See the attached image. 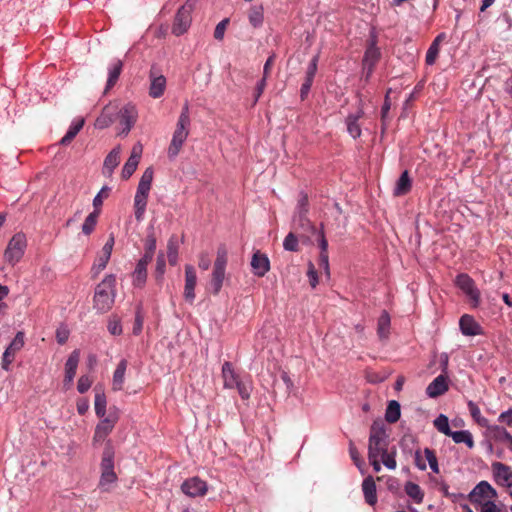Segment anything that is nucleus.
<instances>
[{"instance_id":"1","label":"nucleus","mask_w":512,"mask_h":512,"mask_svg":"<svg viewBox=\"0 0 512 512\" xmlns=\"http://www.w3.org/2000/svg\"><path fill=\"white\" fill-rule=\"evenodd\" d=\"M190 125L191 119L189 114V106L186 103L178 117L171 142L167 149V156L170 160H174L181 152L182 147L189 136Z\"/></svg>"},{"instance_id":"2","label":"nucleus","mask_w":512,"mask_h":512,"mask_svg":"<svg viewBox=\"0 0 512 512\" xmlns=\"http://www.w3.org/2000/svg\"><path fill=\"white\" fill-rule=\"evenodd\" d=\"M117 278L114 274H107L102 281L96 285L93 297V307L99 312L109 311L116 297Z\"/></svg>"},{"instance_id":"3","label":"nucleus","mask_w":512,"mask_h":512,"mask_svg":"<svg viewBox=\"0 0 512 512\" xmlns=\"http://www.w3.org/2000/svg\"><path fill=\"white\" fill-rule=\"evenodd\" d=\"M114 457L115 451L111 440H107L100 463L101 476L99 480V487L102 491H108L110 485L117 481V475L114 471Z\"/></svg>"},{"instance_id":"4","label":"nucleus","mask_w":512,"mask_h":512,"mask_svg":"<svg viewBox=\"0 0 512 512\" xmlns=\"http://www.w3.org/2000/svg\"><path fill=\"white\" fill-rule=\"evenodd\" d=\"M228 261V251L224 245L217 249V255L214 262L210 288L214 295L219 294L225 279L226 265Z\"/></svg>"},{"instance_id":"5","label":"nucleus","mask_w":512,"mask_h":512,"mask_svg":"<svg viewBox=\"0 0 512 512\" xmlns=\"http://www.w3.org/2000/svg\"><path fill=\"white\" fill-rule=\"evenodd\" d=\"M27 248V238L24 233L18 232L9 240L4 251V260L11 266H15L23 258Z\"/></svg>"},{"instance_id":"6","label":"nucleus","mask_w":512,"mask_h":512,"mask_svg":"<svg viewBox=\"0 0 512 512\" xmlns=\"http://www.w3.org/2000/svg\"><path fill=\"white\" fill-rule=\"evenodd\" d=\"M454 283L472 307L476 308L479 306L480 290L477 288L475 281L468 274H458Z\"/></svg>"},{"instance_id":"7","label":"nucleus","mask_w":512,"mask_h":512,"mask_svg":"<svg viewBox=\"0 0 512 512\" xmlns=\"http://www.w3.org/2000/svg\"><path fill=\"white\" fill-rule=\"evenodd\" d=\"M24 344L25 334L22 331H18L2 355L1 367L3 370H10V365L13 363L16 353L24 347Z\"/></svg>"},{"instance_id":"8","label":"nucleus","mask_w":512,"mask_h":512,"mask_svg":"<svg viewBox=\"0 0 512 512\" xmlns=\"http://www.w3.org/2000/svg\"><path fill=\"white\" fill-rule=\"evenodd\" d=\"M114 410L115 411H112V408H111L109 415L107 417H103L102 420L96 425L94 436H93L94 443L105 440V438L114 429V427L119 419L116 408Z\"/></svg>"},{"instance_id":"9","label":"nucleus","mask_w":512,"mask_h":512,"mask_svg":"<svg viewBox=\"0 0 512 512\" xmlns=\"http://www.w3.org/2000/svg\"><path fill=\"white\" fill-rule=\"evenodd\" d=\"M468 498L473 504H481L482 499L493 500L497 498V491L487 482L480 481L468 494Z\"/></svg>"},{"instance_id":"10","label":"nucleus","mask_w":512,"mask_h":512,"mask_svg":"<svg viewBox=\"0 0 512 512\" xmlns=\"http://www.w3.org/2000/svg\"><path fill=\"white\" fill-rule=\"evenodd\" d=\"M191 24V6H181L175 16L172 32L176 36L184 34Z\"/></svg>"},{"instance_id":"11","label":"nucleus","mask_w":512,"mask_h":512,"mask_svg":"<svg viewBox=\"0 0 512 512\" xmlns=\"http://www.w3.org/2000/svg\"><path fill=\"white\" fill-rule=\"evenodd\" d=\"M113 246L114 237L110 236V238L104 244L101 254L97 257L91 268L92 277H97L106 268L111 257Z\"/></svg>"},{"instance_id":"12","label":"nucleus","mask_w":512,"mask_h":512,"mask_svg":"<svg viewBox=\"0 0 512 512\" xmlns=\"http://www.w3.org/2000/svg\"><path fill=\"white\" fill-rule=\"evenodd\" d=\"M182 492L189 497L204 496L208 487L206 481L199 477H191L186 479L181 485Z\"/></svg>"},{"instance_id":"13","label":"nucleus","mask_w":512,"mask_h":512,"mask_svg":"<svg viewBox=\"0 0 512 512\" xmlns=\"http://www.w3.org/2000/svg\"><path fill=\"white\" fill-rule=\"evenodd\" d=\"M121 134L127 135L137 120V109L132 104L125 105L119 112Z\"/></svg>"},{"instance_id":"14","label":"nucleus","mask_w":512,"mask_h":512,"mask_svg":"<svg viewBox=\"0 0 512 512\" xmlns=\"http://www.w3.org/2000/svg\"><path fill=\"white\" fill-rule=\"evenodd\" d=\"M492 472L494 480L498 484L512 488V469L510 466L501 462H494L492 464Z\"/></svg>"},{"instance_id":"15","label":"nucleus","mask_w":512,"mask_h":512,"mask_svg":"<svg viewBox=\"0 0 512 512\" xmlns=\"http://www.w3.org/2000/svg\"><path fill=\"white\" fill-rule=\"evenodd\" d=\"M150 78V87H149V95L154 98H160L166 89V78L162 74L155 73L152 68L149 74Z\"/></svg>"},{"instance_id":"16","label":"nucleus","mask_w":512,"mask_h":512,"mask_svg":"<svg viewBox=\"0 0 512 512\" xmlns=\"http://www.w3.org/2000/svg\"><path fill=\"white\" fill-rule=\"evenodd\" d=\"M251 268L254 275L263 277L270 270V261L266 254L256 251L252 255Z\"/></svg>"},{"instance_id":"17","label":"nucleus","mask_w":512,"mask_h":512,"mask_svg":"<svg viewBox=\"0 0 512 512\" xmlns=\"http://www.w3.org/2000/svg\"><path fill=\"white\" fill-rule=\"evenodd\" d=\"M151 260L140 258L132 273V284L134 287L142 288L147 279V267Z\"/></svg>"},{"instance_id":"18","label":"nucleus","mask_w":512,"mask_h":512,"mask_svg":"<svg viewBox=\"0 0 512 512\" xmlns=\"http://www.w3.org/2000/svg\"><path fill=\"white\" fill-rule=\"evenodd\" d=\"M197 283V276L195 269L191 265L185 267V287L184 297L187 301L193 302L195 299V286Z\"/></svg>"},{"instance_id":"19","label":"nucleus","mask_w":512,"mask_h":512,"mask_svg":"<svg viewBox=\"0 0 512 512\" xmlns=\"http://www.w3.org/2000/svg\"><path fill=\"white\" fill-rule=\"evenodd\" d=\"M447 376L440 374L426 388V394L430 398L443 395L448 390Z\"/></svg>"},{"instance_id":"20","label":"nucleus","mask_w":512,"mask_h":512,"mask_svg":"<svg viewBox=\"0 0 512 512\" xmlns=\"http://www.w3.org/2000/svg\"><path fill=\"white\" fill-rule=\"evenodd\" d=\"M362 491L364 495L365 502L374 506L377 503V489L374 478L369 475L362 482Z\"/></svg>"},{"instance_id":"21","label":"nucleus","mask_w":512,"mask_h":512,"mask_svg":"<svg viewBox=\"0 0 512 512\" xmlns=\"http://www.w3.org/2000/svg\"><path fill=\"white\" fill-rule=\"evenodd\" d=\"M120 153L121 149L119 146H117L113 148L106 156L102 169V172L105 176L110 177L113 174L115 168L119 165Z\"/></svg>"},{"instance_id":"22","label":"nucleus","mask_w":512,"mask_h":512,"mask_svg":"<svg viewBox=\"0 0 512 512\" xmlns=\"http://www.w3.org/2000/svg\"><path fill=\"white\" fill-rule=\"evenodd\" d=\"M363 114V110L359 109L356 113L349 114L346 117L345 123L347 126V132L354 139L359 138L361 136V127L358 121L360 118H362Z\"/></svg>"},{"instance_id":"23","label":"nucleus","mask_w":512,"mask_h":512,"mask_svg":"<svg viewBox=\"0 0 512 512\" xmlns=\"http://www.w3.org/2000/svg\"><path fill=\"white\" fill-rule=\"evenodd\" d=\"M222 377L224 380V387L232 389L240 381L238 374L235 372L232 364L228 361L222 365Z\"/></svg>"},{"instance_id":"24","label":"nucleus","mask_w":512,"mask_h":512,"mask_svg":"<svg viewBox=\"0 0 512 512\" xmlns=\"http://www.w3.org/2000/svg\"><path fill=\"white\" fill-rule=\"evenodd\" d=\"M293 229H295L296 231H303L304 233L317 232L316 227L308 219L307 214H294Z\"/></svg>"},{"instance_id":"25","label":"nucleus","mask_w":512,"mask_h":512,"mask_svg":"<svg viewBox=\"0 0 512 512\" xmlns=\"http://www.w3.org/2000/svg\"><path fill=\"white\" fill-rule=\"evenodd\" d=\"M123 68V62L120 59H113L108 67V79L106 88L109 89L117 82Z\"/></svg>"},{"instance_id":"26","label":"nucleus","mask_w":512,"mask_h":512,"mask_svg":"<svg viewBox=\"0 0 512 512\" xmlns=\"http://www.w3.org/2000/svg\"><path fill=\"white\" fill-rule=\"evenodd\" d=\"M488 429L496 441L508 443V448L512 451V435L504 427L499 425H489Z\"/></svg>"},{"instance_id":"27","label":"nucleus","mask_w":512,"mask_h":512,"mask_svg":"<svg viewBox=\"0 0 512 512\" xmlns=\"http://www.w3.org/2000/svg\"><path fill=\"white\" fill-rule=\"evenodd\" d=\"M126 369H127V361L125 359H122L118 363V365L114 371V374H113V382H112L113 390H115V391L122 390Z\"/></svg>"},{"instance_id":"28","label":"nucleus","mask_w":512,"mask_h":512,"mask_svg":"<svg viewBox=\"0 0 512 512\" xmlns=\"http://www.w3.org/2000/svg\"><path fill=\"white\" fill-rule=\"evenodd\" d=\"M379 57V49L376 47L375 42H372L371 45L366 49L363 58V63L365 66H368L369 72H371Z\"/></svg>"},{"instance_id":"29","label":"nucleus","mask_w":512,"mask_h":512,"mask_svg":"<svg viewBox=\"0 0 512 512\" xmlns=\"http://www.w3.org/2000/svg\"><path fill=\"white\" fill-rule=\"evenodd\" d=\"M84 125L83 119L74 120L69 126L66 134L60 140L61 145H68L79 133Z\"/></svg>"},{"instance_id":"30","label":"nucleus","mask_w":512,"mask_h":512,"mask_svg":"<svg viewBox=\"0 0 512 512\" xmlns=\"http://www.w3.org/2000/svg\"><path fill=\"white\" fill-rule=\"evenodd\" d=\"M389 440L388 439H369L368 441V456L374 457V454L380 455V453L388 450Z\"/></svg>"},{"instance_id":"31","label":"nucleus","mask_w":512,"mask_h":512,"mask_svg":"<svg viewBox=\"0 0 512 512\" xmlns=\"http://www.w3.org/2000/svg\"><path fill=\"white\" fill-rule=\"evenodd\" d=\"M114 122V112L113 109L109 106L105 107L97 117L95 121V127L98 129H105L109 127Z\"/></svg>"},{"instance_id":"32","label":"nucleus","mask_w":512,"mask_h":512,"mask_svg":"<svg viewBox=\"0 0 512 512\" xmlns=\"http://www.w3.org/2000/svg\"><path fill=\"white\" fill-rule=\"evenodd\" d=\"M149 195L136 193L134 197L135 218L137 221H142L147 206V199Z\"/></svg>"},{"instance_id":"33","label":"nucleus","mask_w":512,"mask_h":512,"mask_svg":"<svg viewBox=\"0 0 512 512\" xmlns=\"http://www.w3.org/2000/svg\"><path fill=\"white\" fill-rule=\"evenodd\" d=\"M401 416V407L400 403L396 400L389 401L386 412H385V420L388 423H395L400 419Z\"/></svg>"},{"instance_id":"34","label":"nucleus","mask_w":512,"mask_h":512,"mask_svg":"<svg viewBox=\"0 0 512 512\" xmlns=\"http://www.w3.org/2000/svg\"><path fill=\"white\" fill-rule=\"evenodd\" d=\"M459 328L465 336L483 335L484 329L479 322H459Z\"/></svg>"},{"instance_id":"35","label":"nucleus","mask_w":512,"mask_h":512,"mask_svg":"<svg viewBox=\"0 0 512 512\" xmlns=\"http://www.w3.org/2000/svg\"><path fill=\"white\" fill-rule=\"evenodd\" d=\"M138 164H139L138 154L131 153L130 157L128 158V160L126 161V163L124 164V166L122 168V171H121L122 178L125 180L129 179L133 175V173L136 171Z\"/></svg>"},{"instance_id":"36","label":"nucleus","mask_w":512,"mask_h":512,"mask_svg":"<svg viewBox=\"0 0 512 512\" xmlns=\"http://www.w3.org/2000/svg\"><path fill=\"white\" fill-rule=\"evenodd\" d=\"M449 437L457 444L464 443L470 449L474 447L473 436L468 430L452 431Z\"/></svg>"},{"instance_id":"37","label":"nucleus","mask_w":512,"mask_h":512,"mask_svg":"<svg viewBox=\"0 0 512 512\" xmlns=\"http://www.w3.org/2000/svg\"><path fill=\"white\" fill-rule=\"evenodd\" d=\"M411 189V180L407 171H404L397 180L394 188V195L401 196L409 192Z\"/></svg>"},{"instance_id":"38","label":"nucleus","mask_w":512,"mask_h":512,"mask_svg":"<svg viewBox=\"0 0 512 512\" xmlns=\"http://www.w3.org/2000/svg\"><path fill=\"white\" fill-rule=\"evenodd\" d=\"M404 490L415 503L420 504L423 502L424 493L418 484L409 481L405 484Z\"/></svg>"},{"instance_id":"39","label":"nucleus","mask_w":512,"mask_h":512,"mask_svg":"<svg viewBox=\"0 0 512 512\" xmlns=\"http://www.w3.org/2000/svg\"><path fill=\"white\" fill-rule=\"evenodd\" d=\"M468 410L470 412L471 417L473 420L481 427L488 428L489 427V421L487 418L483 417L481 415L480 408L478 405L473 401H468L467 403Z\"/></svg>"},{"instance_id":"40","label":"nucleus","mask_w":512,"mask_h":512,"mask_svg":"<svg viewBox=\"0 0 512 512\" xmlns=\"http://www.w3.org/2000/svg\"><path fill=\"white\" fill-rule=\"evenodd\" d=\"M386 426L382 420H375L370 427L369 439H388Z\"/></svg>"},{"instance_id":"41","label":"nucleus","mask_w":512,"mask_h":512,"mask_svg":"<svg viewBox=\"0 0 512 512\" xmlns=\"http://www.w3.org/2000/svg\"><path fill=\"white\" fill-rule=\"evenodd\" d=\"M80 360V350L75 349L71 352L65 363V374L76 375Z\"/></svg>"},{"instance_id":"42","label":"nucleus","mask_w":512,"mask_h":512,"mask_svg":"<svg viewBox=\"0 0 512 512\" xmlns=\"http://www.w3.org/2000/svg\"><path fill=\"white\" fill-rule=\"evenodd\" d=\"M248 18L250 24L257 28L260 27L263 24L264 20V13H263V7L262 6H253L250 8L248 13Z\"/></svg>"},{"instance_id":"43","label":"nucleus","mask_w":512,"mask_h":512,"mask_svg":"<svg viewBox=\"0 0 512 512\" xmlns=\"http://www.w3.org/2000/svg\"><path fill=\"white\" fill-rule=\"evenodd\" d=\"M99 214H100V210H94L85 218V220L82 224V232L85 235H90L94 231L96 224H97Z\"/></svg>"},{"instance_id":"44","label":"nucleus","mask_w":512,"mask_h":512,"mask_svg":"<svg viewBox=\"0 0 512 512\" xmlns=\"http://www.w3.org/2000/svg\"><path fill=\"white\" fill-rule=\"evenodd\" d=\"M94 406H95L96 415L99 418L105 417L107 401H106L105 393L103 391L96 392Z\"/></svg>"},{"instance_id":"45","label":"nucleus","mask_w":512,"mask_h":512,"mask_svg":"<svg viewBox=\"0 0 512 512\" xmlns=\"http://www.w3.org/2000/svg\"><path fill=\"white\" fill-rule=\"evenodd\" d=\"M167 257L171 265H176L178 260V244L175 236L168 240L167 244Z\"/></svg>"},{"instance_id":"46","label":"nucleus","mask_w":512,"mask_h":512,"mask_svg":"<svg viewBox=\"0 0 512 512\" xmlns=\"http://www.w3.org/2000/svg\"><path fill=\"white\" fill-rule=\"evenodd\" d=\"M434 426L435 428L443 433L446 436H450L452 434V430L449 426V419L446 415L440 414L435 420H434Z\"/></svg>"},{"instance_id":"47","label":"nucleus","mask_w":512,"mask_h":512,"mask_svg":"<svg viewBox=\"0 0 512 512\" xmlns=\"http://www.w3.org/2000/svg\"><path fill=\"white\" fill-rule=\"evenodd\" d=\"M380 456H381V462L383 463V465L390 469V470H393L396 468V449L395 447L392 448L391 451L389 450H386L385 452H382L380 453Z\"/></svg>"},{"instance_id":"48","label":"nucleus","mask_w":512,"mask_h":512,"mask_svg":"<svg viewBox=\"0 0 512 512\" xmlns=\"http://www.w3.org/2000/svg\"><path fill=\"white\" fill-rule=\"evenodd\" d=\"M156 249V238L153 233L147 235L145 240V253L142 258L152 260Z\"/></svg>"},{"instance_id":"49","label":"nucleus","mask_w":512,"mask_h":512,"mask_svg":"<svg viewBox=\"0 0 512 512\" xmlns=\"http://www.w3.org/2000/svg\"><path fill=\"white\" fill-rule=\"evenodd\" d=\"M440 492L446 498H449L453 503H458L460 500L465 499V495L463 493H452L449 491V485L445 482H442L439 487Z\"/></svg>"},{"instance_id":"50","label":"nucleus","mask_w":512,"mask_h":512,"mask_svg":"<svg viewBox=\"0 0 512 512\" xmlns=\"http://www.w3.org/2000/svg\"><path fill=\"white\" fill-rule=\"evenodd\" d=\"M424 455L426 457V460L428 461L430 469L434 473H439V465L435 451L433 449L426 447L424 449Z\"/></svg>"},{"instance_id":"51","label":"nucleus","mask_w":512,"mask_h":512,"mask_svg":"<svg viewBox=\"0 0 512 512\" xmlns=\"http://www.w3.org/2000/svg\"><path fill=\"white\" fill-rule=\"evenodd\" d=\"M238 390L240 397L243 400H247L250 398L252 392V384L249 381L240 380L239 383L234 387Z\"/></svg>"},{"instance_id":"52","label":"nucleus","mask_w":512,"mask_h":512,"mask_svg":"<svg viewBox=\"0 0 512 512\" xmlns=\"http://www.w3.org/2000/svg\"><path fill=\"white\" fill-rule=\"evenodd\" d=\"M283 248L286 251L296 252L299 249L298 239L294 233L290 232L283 241Z\"/></svg>"},{"instance_id":"53","label":"nucleus","mask_w":512,"mask_h":512,"mask_svg":"<svg viewBox=\"0 0 512 512\" xmlns=\"http://www.w3.org/2000/svg\"><path fill=\"white\" fill-rule=\"evenodd\" d=\"M165 268H166V259H165V255L163 254V252H160L158 255H157V259H156V268H155V275H156V278L159 280L163 277L164 273H165Z\"/></svg>"},{"instance_id":"54","label":"nucleus","mask_w":512,"mask_h":512,"mask_svg":"<svg viewBox=\"0 0 512 512\" xmlns=\"http://www.w3.org/2000/svg\"><path fill=\"white\" fill-rule=\"evenodd\" d=\"M110 192V188L108 186H103L101 190L97 193V195L93 199L94 210H100V207L103 204V199L107 198Z\"/></svg>"},{"instance_id":"55","label":"nucleus","mask_w":512,"mask_h":512,"mask_svg":"<svg viewBox=\"0 0 512 512\" xmlns=\"http://www.w3.org/2000/svg\"><path fill=\"white\" fill-rule=\"evenodd\" d=\"M70 335V330L65 324H61L56 330V340L58 344L63 345L66 343Z\"/></svg>"},{"instance_id":"56","label":"nucleus","mask_w":512,"mask_h":512,"mask_svg":"<svg viewBox=\"0 0 512 512\" xmlns=\"http://www.w3.org/2000/svg\"><path fill=\"white\" fill-rule=\"evenodd\" d=\"M439 54V47L436 43H431L430 47L426 52L425 62L427 65H433Z\"/></svg>"},{"instance_id":"57","label":"nucleus","mask_w":512,"mask_h":512,"mask_svg":"<svg viewBox=\"0 0 512 512\" xmlns=\"http://www.w3.org/2000/svg\"><path fill=\"white\" fill-rule=\"evenodd\" d=\"M318 61H319V55L317 54L311 59L309 65L307 67L305 79L310 80V81L314 80V77L317 72Z\"/></svg>"},{"instance_id":"58","label":"nucleus","mask_w":512,"mask_h":512,"mask_svg":"<svg viewBox=\"0 0 512 512\" xmlns=\"http://www.w3.org/2000/svg\"><path fill=\"white\" fill-rule=\"evenodd\" d=\"M92 385V380L88 375H82L77 382V390L83 394L87 392Z\"/></svg>"},{"instance_id":"59","label":"nucleus","mask_w":512,"mask_h":512,"mask_svg":"<svg viewBox=\"0 0 512 512\" xmlns=\"http://www.w3.org/2000/svg\"><path fill=\"white\" fill-rule=\"evenodd\" d=\"M229 23L227 18L221 20L215 27L214 30V38L217 40H222L224 38L226 27Z\"/></svg>"},{"instance_id":"60","label":"nucleus","mask_w":512,"mask_h":512,"mask_svg":"<svg viewBox=\"0 0 512 512\" xmlns=\"http://www.w3.org/2000/svg\"><path fill=\"white\" fill-rule=\"evenodd\" d=\"M349 454H350V457H351L352 461L354 462V464L358 468H361L363 461L361 460L359 452H358L357 448L355 447L353 441H350V443H349Z\"/></svg>"},{"instance_id":"61","label":"nucleus","mask_w":512,"mask_h":512,"mask_svg":"<svg viewBox=\"0 0 512 512\" xmlns=\"http://www.w3.org/2000/svg\"><path fill=\"white\" fill-rule=\"evenodd\" d=\"M295 214H308V197L306 194H301Z\"/></svg>"},{"instance_id":"62","label":"nucleus","mask_w":512,"mask_h":512,"mask_svg":"<svg viewBox=\"0 0 512 512\" xmlns=\"http://www.w3.org/2000/svg\"><path fill=\"white\" fill-rule=\"evenodd\" d=\"M391 322H378L377 333L380 339H387L390 334Z\"/></svg>"},{"instance_id":"63","label":"nucleus","mask_w":512,"mask_h":512,"mask_svg":"<svg viewBox=\"0 0 512 512\" xmlns=\"http://www.w3.org/2000/svg\"><path fill=\"white\" fill-rule=\"evenodd\" d=\"M480 505V512H501V509L495 504L493 500H487Z\"/></svg>"},{"instance_id":"64","label":"nucleus","mask_w":512,"mask_h":512,"mask_svg":"<svg viewBox=\"0 0 512 512\" xmlns=\"http://www.w3.org/2000/svg\"><path fill=\"white\" fill-rule=\"evenodd\" d=\"M498 421L512 427V408L502 412L498 417Z\"/></svg>"}]
</instances>
